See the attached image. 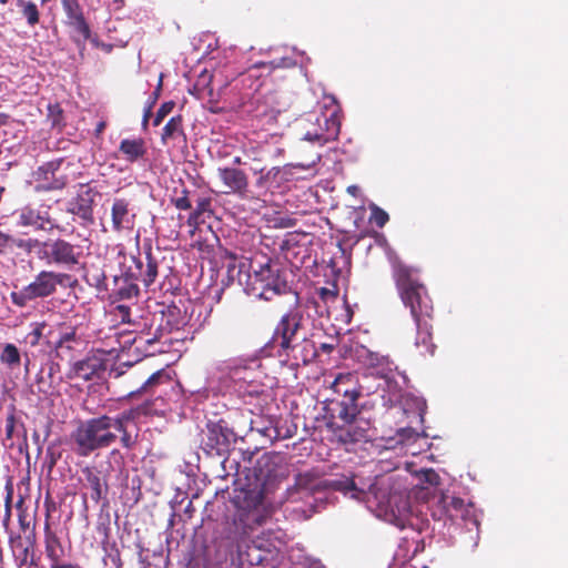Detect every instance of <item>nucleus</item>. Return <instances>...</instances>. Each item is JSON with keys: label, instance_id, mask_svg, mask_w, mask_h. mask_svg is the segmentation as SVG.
Wrapping results in <instances>:
<instances>
[{"label": "nucleus", "instance_id": "f257e3e1", "mask_svg": "<svg viewBox=\"0 0 568 568\" xmlns=\"http://www.w3.org/2000/svg\"><path fill=\"white\" fill-rule=\"evenodd\" d=\"M393 277L398 295L409 308L416 325L415 346L423 356L435 354L436 345L433 342L434 305L425 284L419 280L417 271L402 262H396Z\"/></svg>", "mask_w": 568, "mask_h": 568}, {"label": "nucleus", "instance_id": "f03ea898", "mask_svg": "<svg viewBox=\"0 0 568 568\" xmlns=\"http://www.w3.org/2000/svg\"><path fill=\"white\" fill-rule=\"evenodd\" d=\"M304 332L305 316L295 293V305L282 314L271 338V343L277 347V355L292 361L295 366L307 365L318 356L314 341L302 336Z\"/></svg>", "mask_w": 568, "mask_h": 568}, {"label": "nucleus", "instance_id": "7ed1b4c3", "mask_svg": "<svg viewBox=\"0 0 568 568\" xmlns=\"http://www.w3.org/2000/svg\"><path fill=\"white\" fill-rule=\"evenodd\" d=\"M339 112L335 98L324 94L316 110L296 121V126L305 130L303 140L334 142L341 129Z\"/></svg>", "mask_w": 568, "mask_h": 568}, {"label": "nucleus", "instance_id": "20e7f679", "mask_svg": "<svg viewBox=\"0 0 568 568\" xmlns=\"http://www.w3.org/2000/svg\"><path fill=\"white\" fill-rule=\"evenodd\" d=\"M113 424V417L109 415L80 420L70 435L74 453L88 457L95 450L110 447L118 439Z\"/></svg>", "mask_w": 568, "mask_h": 568}, {"label": "nucleus", "instance_id": "39448f33", "mask_svg": "<svg viewBox=\"0 0 568 568\" xmlns=\"http://www.w3.org/2000/svg\"><path fill=\"white\" fill-rule=\"evenodd\" d=\"M357 398H335L328 404L327 427L343 444L357 443L366 438V430L355 426L361 410Z\"/></svg>", "mask_w": 568, "mask_h": 568}, {"label": "nucleus", "instance_id": "423d86ee", "mask_svg": "<svg viewBox=\"0 0 568 568\" xmlns=\"http://www.w3.org/2000/svg\"><path fill=\"white\" fill-rule=\"evenodd\" d=\"M246 292L260 300L272 301L275 296L287 294L291 286L286 280V272L272 264L271 260L252 266L247 274Z\"/></svg>", "mask_w": 568, "mask_h": 568}, {"label": "nucleus", "instance_id": "0eeeda50", "mask_svg": "<svg viewBox=\"0 0 568 568\" xmlns=\"http://www.w3.org/2000/svg\"><path fill=\"white\" fill-rule=\"evenodd\" d=\"M75 283L77 280L68 273L42 270L27 286L11 292L10 298L12 304L22 308L31 301L53 295L58 286L72 287Z\"/></svg>", "mask_w": 568, "mask_h": 568}, {"label": "nucleus", "instance_id": "6e6552de", "mask_svg": "<svg viewBox=\"0 0 568 568\" xmlns=\"http://www.w3.org/2000/svg\"><path fill=\"white\" fill-rule=\"evenodd\" d=\"M37 257L47 265L72 271L80 264L82 250L79 245L61 237L48 239L40 242Z\"/></svg>", "mask_w": 568, "mask_h": 568}, {"label": "nucleus", "instance_id": "1a4fd4ad", "mask_svg": "<svg viewBox=\"0 0 568 568\" xmlns=\"http://www.w3.org/2000/svg\"><path fill=\"white\" fill-rule=\"evenodd\" d=\"M235 442V433L223 419L209 420L203 430L201 445L203 450L212 456H223L229 453Z\"/></svg>", "mask_w": 568, "mask_h": 568}, {"label": "nucleus", "instance_id": "9d476101", "mask_svg": "<svg viewBox=\"0 0 568 568\" xmlns=\"http://www.w3.org/2000/svg\"><path fill=\"white\" fill-rule=\"evenodd\" d=\"M54 351H73L77 346L85 343L83 323L79 316L68 317L63 322L53 324Z\"/></svg>", "mask_w": 568, "mask_h": 568}, {"label": "nucleus", "instance_id": "9b49d317", "mask_svg": "<svg viewBox=\"0 0 568 568\" xmlns=\"http://www.w3.org/2000/svg\"><path fill=\"white\" fill-rule=\"evenodd\" d=\"M18 226L32 227L34 231L52 232L58 230L62 232L63 229L55 222L50 214V206H40L38 209L24 206L18 211Z\"/></svg>", "mask_w": 568, "mask_h": 568}, {"label": "nucleus", "instance_id": "f8f14e48", "mask_svg": "<svg viewBox=\"0 0 568 568\" xmlns=\"http://www.w3.org/2000/svg\"><path fill=\"white\" fill-rule=\"evenodd\" d=\"M45 506V521H44V538H43V545H44V555L45 558L49 560V566L59 565L62 562H65V548L62 545V541L60 537L57 535L55 531L52 530L50 525V514L52 510L55 509L54 503L50 501L49 499L44 503Z\"/></svg>", "mask_w": 568, "mask_h": 568}, {"label": "nucleus", "instance_id": "ddd939ff", "mask_svg": "<svg viewBox=\"0 0 568 568\" xmlns=\"http://www.w3.org/2000/svg\"><path fill=\"white\" fill-rule=\"evenodd\" d=\"M62 162V158L48 161L33 172L34 180L37 182L36 191H59L67 186L68 178L65 175L55 174Z\"/></svg>", "mask_w": 568, "mask_h": 568}, {"label": "nucleus", "instance_id": "4468645a", "mask_svg": "<svg viewBox=\"0 0 568 568\" xmlns=\"http://www.w3.org/2000/svg\"><path fill=\"white\" fill-rule=\"evenodd\" d=\"M108 368V359L102 351L90 352L80 361L73 363L71 376L84 381L101 378Z\"/></svg>", "mask_w": 568, "mask_h": 568}, {"label": "nucleus", "instance_id": "2eb2a0df", "mask_svg": "<svg viewBox=\"0 0 568 568\" xmlns=\"http://www.w3.org/2000/svg\"><path fill=\"white\" fill-rule=\"evenodd\" d=\"M9 546L18 568L26 565L38 566L34 558L36 532L32 528L30 534L22 537L20 534L9 535Z\"/></svg>", "mask_w": 568, "mask_h": 568}, {"label": "nucleus", "instance_id": "dca6fc26", "mask_svg": "<svg viewBox=\"0 0 568 568\" xmlns=\"http://www.w3.org/2000/svg\"><path fill=\"white\" fill-rule=\"evenodd\" d=\"M98 192L89 184H80L77 195L69 202L68 212L85 222H93V205Z\"/></svg>", "mask_w": 568, "mask_h": 568}, {"label": "nucleus", "instance_id": "f3484780", "mask_svg": "<svg viewBox=\"0 0 568 568\" xmlns=\"http://www.w3.org/2000/svg\"><path fill=\"white\" fill-rule=\"evenodd\" d=\"M134 263V277L140 281L145 288H150L155 284L159 277V260L153 255L152 247L149 245L144 252V260L140 256L131 255Z\"/></svg>", "mask_w": 568, "mask_h": 568}, {"label": "nucleus", "instance_id": "a211bd4d", "mask_svg": "<svg viewBox=\"0 0 568 568\" xmlns=\"http://www.w3.org/2000/svg\"><path fill=\"white\" fill-rule=\"evenodd\" d=\"M54 337L53 324L41 321L30 324V331L26 334L23 341L32 348L44 346L50 351H54Z\"/></svg>", "mask_w": 568, "mask_h": 568}, {"label": "nucleus", "instance_id": "6ab92c4d", "mask_svg": "<svg viewBox=\"0 0 568 568\" xmlns=\"http://www.w3.org/2000/svg\"><path fill=\"white\" fill-rule=\"evenodd\" d=\"M372 498L376 501L377 506L382 508L387 509L392 507V503L396 496L392 494L389 478L376 477L374 483L369 485L368 489L364 490L359 500L371 501Z\"/></svg>", "mask_w": 568, "mask_h": 568}, {"label": "nucleus", "instance_id": "aec40b11", "mask_svg": "<svg viewBox=\"0 0 568 568\" xmlns=\"http://www.w3.org/2000/svg\"><path fill=\"white\" fill-rule=\"evenodd\" d=\"M219 176L227 187L224 193H234L241 197H246L248 192V179L244 171L235 168L219 169Z\"/></svg>", "mask_w": 568, "mask_h": 568}, {"label": "nucleus", "instance_id": "412c9836", "mask_svg": "<svg viewBox=\"0 0 568 568\" xmlns=\"http://www.w3.org/2000/svg\"><path fill=\"white\" fill-rule=\"evenodd\" d=\"M82 474L85 479V488L90 489V498L94 504H99L102 499H106L109 493V484L106 477L94 467H84Z\"/></svg>", "mask_w": 568, "mask_h": 568}, {"label": "nucleus", "instance_id": "4be33fe9", "mask_svg": "<svg viewBox=\"0 0 568 568\" xmlns=\"http://www.w3.org/2000/svg\"><path fill=\"white\" fill-rule=\"evenodd\" d=\"M112 229L115 232L132 230L135 224V213L130 209L125 199H115L111 207Z\"/></svg>", "mask_w": 568, "mask_h": 568}, {"label": "nucleus", "instance_id": "5701e85b", "mask_svg": "<svg viewBox=\"0 0 568 568\" xmlns=\"http://www.w3.org/2000/svg\"><path fill=\"white\" fill-rule=\"evenodd\" d=\"M320 488L322 490L339 491L344 495L351 494L354 499H361L364 494V489L356 486L352 474H342L334 478L322 479L320 480Z\"/></svg>", "mask_w": 568, "mask_h": 568}, {"label": "nucleus", "instance_id": "b1692460", "mask_svg": "<svg viewBox=\"0 0 568 568\" xmlns=\"http://www.w3.org/2000/svg\"><path fill=\"white\" fill-rule=\"evenodd\" d=\"M168 404L162 397L148 399L136 407L123 410L126 418L133 419L134 423L141 420L142 417L163 416L166 412Z\"/></svg>", "mask_w": 568, "mask_h": 568}, {"label": "nucleus", "instance_id": "393cba45", "mask_svg": "<svg viewBox=\"0 0 568 568\" xmlns=\"http://www.w3.org/2000/svg\"><path fill=\"white\" fill-rule=\"evenodd\" d=\"M443 513L452 520H466L471 513V507L460 497L443 495L439 500Z\"/></svg>", "mask_w": 568, "mask_h": 568}, {"label": "nucleus", "instance_id": "a878e982", "mask_svg": "<svg viewBox=\"0 0 568 568\" xmlns=\"http://www.w3.org/2000/svg\"><path fill=\"white\" fill-rule=\"evenodd\" d=\"M138 280L134 277L132 268L122 272L120 276H114L113 294L118 300H132L139 295Z\"/></svg>", "mask_w": 568, "mask_h": 568}, {"label": "nucleus", "instance_id": "bb28decb", "mask_svg": "<svg viewBox=\"0 0 568 568\" xmlns=\"http://www.w3.org/2000/svg\"><path fill=\"white\" fill-rule=\"evenodd\" d=\"M159 331L171 333L184 327L187 323L186 312L175 304L168 305L162 312Z\"/></svg>", "mask_w": 568, "mask_h": 568}, {"label": "nucleus", "instance_id": "cd10ccee", "mask_svg": "<svg viewBox=\"0 0 568 568\" xmlns=\"http://www.w3.org/2000/svg\"><path fill=\"white\" fill-rule=\"evenodd\" d=\"M333 392L341 396V398H359L361 397V386L358 385V381L355 374L353 373H341L338 374L333 384Z\"/></svg>", "mask_w": 568, "mask_h": 568}, {"label": "nucleus", "instance_id": "c85d7f7f", "mask_svg": "<svg viewBox=\"0 0 568 568\" xmlns=\"http://www.w3.org/2000/svg\"><path fill=\"white\" fill-rule=\"evenodd\" d=\"M212 197L200 196L195 200V207L190 213L186 223L190 227L196 229L199 225L206 223L213 216Z\"/></svg>", "mask_w": 568, "mask_h": 568}, {"label": "nucleus", "instance_id": "c756f323", "mask_svg": "<svg viewBox=\"0 0 568 568\" xmlns=\"http://www.w3.org/2000/svg\"><path fill=\"white\" fill-rule=\"evenodd\" d=\"M252 266H254L253 263L248 264L246 258L237 257L235 254L229 253L225 261L227 281H237L242 284V275Z\"/></svg>", "mask_w": 568, "mask_h": 568}, {"label": "nucleus", "instance_id": "7c9ffc66", "mask_svg": "<svg viewBox=\"0 0 568 568\" xmlns=\"http://www.w3.org/2000/svg\"><path fill=\"white\" fill-rule=\"evenodd\" d=\"M114 424L113 429L121 434L120 442L123 448L132 449L136 445L138 435H132L128 430L129 423H134L133 419L126 418V415L122 412L116 417H113Z\"/></svg>", "mask_w": 568, "mask_h": 568}, {"label": "nucleus", "instance_id": "2f4dec72", "mask_svg": "<svg viewBox=\"0 0 568 568\" xmlns=\"http://www.w3.org/2000/svg\"><path fill=\"white\" fill-rule=\"evenodd\" d=\"M22 354L13 343H6L1 346L0 363L10 371L20 367Z\"/></svg>", "mask_w": 568, "mask_h": 568}, {"label": "nucleus", "instance_id": "473e14b6", "mask_svg": "<svg viewBox=\"0 0 568 568\" xmlns=\"http://www.w3.org/2000/svg\"><path fill=\"white\" fill-rule=\"evenodd\" d=\"M291 169L288 168H273L265 175L261 176L257 181L258 185H266L267 189L273 190L278 187L280 182L290 181Z\"/></svg>", "mask_w": 568, "mask_h": 568}, {"label": "nucleus", "instance_id": "72a5a7b5", "mask_svg": "<svg viewBox=\"0 0 568 568\" xmlns=\"http://www.w3.org/2000/svg\"><path fill=\"white\" fill-rule=\"evenodd\" d=\"M305 235H302L300 233H287L285 237L281 241L278 247L283 255V257L286 261H292V251L296 248H302L300 242L301 239Z\"/></svg>", "mask_w": 568, "mask_h": 568}, {"label": "nucleus", "instance_id": "f704fd0d", "mask_svg": "<svg viewBox=\"0 0 568 568\" xmlns=\"http://www.w3.org/2000/svg\"><path fill=\"white\" fill-rule=\"evenodd\" d=\"M320 478L315 471H306L295 477V485L298 489L310 490L312 493L322 491L320 488Z\"/></svg>", "mask_w": 568, "mask_h": 568}, {"label": "nucleus", "instance_id": "c9c22d12", "mask_svg": "<svg viewBox=\"0 0 568 568\" xmlns=\"http://www.w3.org/2000/svg\"><path fill=\"white\" fill-rule=\"evenodd\" d=\"M68 24L73 29V39L77 43H84L90 38V28L85 22L83 14L69 20Z\"/></svg>", "mask_w": 568, "mask_h": 568}, {"label": "nucleus", "instance_id": "e433bc0d", "mask_svg": "<svg viewBox=\"0 0 568 568\" xmlns=\"http://www.w3.org/2000/svg\"><path fill=\"white\" fill-rule=\"evenodd\" d=\"M40 242L41 241L38 239H32V237L23 239V237H17V236L12 235V242H11L12 253H14V251L17 248L22 250L23 252H26L28 254L31 252L37 253V250H39V247H40Z\"/></svg>", "mask_w": 568, "mask_h": 568}, {"label": "nucleus", "instance_id": "4c0bfd02", "mask_svg": "<svg viewBox=\"0 0 568 568\" xmlns=\"http://www.w3.org/2000/svg\"><path fill=\"white\" fill-rule=\"evenodd\" d=\"M6 497H4V516L2 520V526L6 530L9 529V525L11 521V511H12V501H13V484L11 479H8L4 486Z\"/></svg>", "mask_w": 568, "mask_h": 568}, {"label": "nucleus", "instance_id": "58836bf2", "mask_svg": "<svg viewBox=\"0 0 568 568\" xmlns=\"http://www.w3.org/2000/svg\"><path fill=\"white\" fill-rule=\"evenodd\" d=\"M16 508L18 511L19 527L23 532H27L31 527V520L22 495L19 496V499L16 503Z\"/></svg>", "mask_w": 568, "mask_h": 568}, {"label": "nucleus", "instance_id": "ea45409f", "mask_svg": "<svg viewBox=\"0 0 568 568\" xmlns=\"http://www.w3.org/2000/svg\"><path fill=\"white\" fill-rule=\"evenodd\" d=\"M120 154L128 161L133 162L145 153L144 144H120Z\"/></svg>", "mask_w": 568, "mask_h": 568}, {"label": "nucleus", "instance_id": "a19ab883", "mask_svg": "<svg viewBox=\"0 0 568 568\" xmlns=\"http://www.w3.org/2000/svg\"><path fill=\"white\" fill-rule=\"evenodd\" d=\"M20 11L22 17L27 20L29 27H34L36 24L39 23L40 12L38 6L33 1H30L29 3L20 8Z\"/></svg>", "mask_w": 568, "mask_h": 568}, {"label": "nucleus", "instance_id": "79ce46f5", "mask_svg": "<svg viewBox=\"0 0 568 568\" xmlns=\"http://www.w3.org/2000/svg\"><path fill=\"white\" fill-rule=\"evenodd\" d=\"M371 216L369 222L374 223L378 227H384L386 223L389 221V215L386 211L381 209L375 203L369 204Z\"/></svg>", "mask_w": 568, "mask_h": 568}, {"label": "nucleus", "instance_id": "37998d69", "mask_svg": "<svg viewBox=\"0 0 568 568\" xmlns=\"http://www.w3.org/2000/svg\"><path fill=\"white\" fill-rule=\"evenodd\" d=\"M180 125V120L172 118L163 128L162 139L164 141L168 139L178 140L181 135Z\"/></svg>", "mask_w": 568, "mask_h": 568}, {"label": "nucleus", "instance_id": "c03bdc74", "mask_svg": "<svg viewBox=\"0 0 568 568\" xmlns=\"http://www.w3.org/2000/svg\"><path fill=\"white\" fill-rule=\"evenodd\" d=\"M62 8L67 14L68 21L82 16L78 0H62Z\"/></svg>", "mask_w": 568, "mask_h": 568}, {"label": "nucleus", "instance_id": "a18cd8bd", "mask_svg": "<svg viewBox=\"0 0 568 568\" xmlns=\"http://www.w3.org/2000/svg\"><path fill=\"white\" fill-rule=\"evenodd\" d=\"M172 203L178 210H190L192 207V202L189 199V191L183 189L180 196H175L172 200Z\"/></svg>", "mask_w": 568, "mask_h": 568}, {"label": "nucleus", "instance_id": "49530a36", "mask_svg": "<svg viewBox=\"0 0 568 568\" xmlns=\"http://www.w3.org/2000/svg\"><path fill=\"white\" fill-rule=\"evenodd\" d=\"M164 377L162 371H158L153 373L141 386V388L136 393L148 392L153 386L160 384L161 379Z\"/></svg>", "mask_w": 568, "mask_h": 568}, {"label": "nucleus", "instance_id": "de8ad7c7", "mask_svg": "<svg viewBox=\"0 0 568 568\" xmlns=\"http://www.w3.org/2000/svg\"><path fill=\"white\" fill-rule=\"evenodd\" d=\"M11 242L12 235L0 231V254H12Z\"/></svg>", "mask_w": 568, "mask_h": 568}, {"label": "nucleus", "instance_id": "09e8293b", "mask_svg": "<svg viewBox=\"0 0 568 568\" xmlns=\"http://www.w3.org/2000/svg\"><path fill=\"white\" fill-rule=\"evenodd\" d=\"M48 116L49 119L51 120V123L53 126L60 124L61 122V119H62V109L60 108L59 104H49L48 105Z\"/></svg>", "mask_w": 568, "mask_h": 568}, {"label": "nucleus", "instance_id": "8fccbe9b", "mask_svg": "<svg viewBox=\"0 0 568 568\" xmlns=\"http://www.w3.org/2000/svg\"><path fill=\"white\" fill-rule=\"evenodd\" d=\"M116 316L120 317L122 323H130L131 308L128 305L120 304L115 307Z\"/></svg>", "mask_w": 568, "mask_h": 568}, {"label": "nucleus", "instance_id": "3c124183", "mask_svg": "<svg viewBox=\"0 0 568 568\" xmlns=\"http://www.w3.org/2000/svg\"><path fill=\"white\" fill-rule=\"evenodd\" d=\"M296 61L290 57H283L281 59H274L271 61L273 68H291L295 65Z\"/></svg>", "mask_w": 568, "mask_h": 568}, {"label": "nucleus", "instance_id": "603ef678", "mask_svg": "<svg viewBox=\"0 0 568 568\" xmlns=\"http://www.w3.org/2000/svg\"><path fill=\"white\" fill-rule=\"evenodd\" d=\"M398 436L403 439H413L418 437V433L412 427L400 428L397 432Z\"/></svg>", "mask_w": 568, "mask_h": 568}, {"label": "nucleus", "instance_id": "864d4df0", "mask_svg": "<svg viewBox=\"0 0 568 568\" xmlns=\"http://www.w3.org/2000/svg\"><path fill=\"white\" fill-rule=\"evenodd\" d=\"M414 403H415L416 408L418 410V417H419L420 422H423L424 415L426 413V403L423 399H419V398H415Z\"/></svg>", "mask_w": 568, "mask_h": 568}, {"label": "nucleus", "instance_id": "5fc2aeb1", "mask_svg": "<svg viewBox=\"0 0 568 568\" xmlns=\"http://www.w3.org/2000/svg\"><path fill=\"white\" fill-rule=\"evenodd\" d=\"M49 568H83V567L78 562L65 561V562H62L59 565L49 566Z\"/></svg>", "mask_w": 568, "mask_h": 568}, {"label": "nucleus", "instance_id": "6e6d98bb", "mask_svg": "<svg viewBox=\"0 0 568 568\" xmlns=\"http://www.w3.org/2000/svg\"><path fill=\"white\" fill-rule=\"evenodd\" d=\"M317 349L318 353L323 352L325 354H331L335 349V345L329 343H322Z\"/></svg>", "mask_w": 568, "mask_h": 568}, {"label": "nucleus", "instance_id": "4d7b16f0", "mask_svg": "<svg viewBox=\"0 0 568 568\" xmlns=\"http://www.w3.org/2000/svg\"><path fill=\"white\" fill-rule=\"evenodd\" d=\"M13 428H14V416L10 415L7 419V426H6L8 437H11Z\"/></svg>", "mask_w": 568, "mask_h": 568}, {"label": "nucleus", "instance_id": "13d9d810", "mask_svg": "<svg viewBox=\"0 0 568 568\" xmlns=\"http://www.w3.org/2000/svg\"><path fill=\"white\" fill-rule=\"evenodd\" d=\"M168 110H166V105H163L159 111H158V114L154 119V125H159L162 118L166 114Z\"/></svg>", "mask_w": 568, "mask_h": 568}, {"label": "nucleus", "instance_id": "bf43d9fd", "mask_svg": "<svg viewBox=\"0 0 568 568\" xmlns=\"http://www.w3.org/2000/svg\"><path fill=\"white\" fill-rule=\"evenodd\" d=\"M270 462H271V457H270V456H267V455L262 456V457L257 460V465H258V467H260V470L262 471L263 467L268 466Z\"/></svg>", "mask_w": 568, "mask_h": 568}, {"label": "nucleus", "instance_id": "052dcab7", "mask_svg": "<svg viewBox=\"0 0 568 568\" xmlns=\"http://www.w3.org/2000/svg\"><path fill=\"white\" fill-rule=\"evenodd\" d=\"M301 254V248H296L292 251V261H288L291 264H295V262L298 260V255Z\"/></svg>", "mask_w": 568, "mask_h": 568}, {"label": "nucleus", "instance_id": "680f3d73", "mask_svg": "<svg viewBox=\"0 0 568 568\" xmlns=\"http://www.w3.org/2000/svg\"><path fill=\"white\" fill-rule=\"evenodd\" d=\"M9 121V115L6 113H0V126L6 125Z\"/></svg>", "mask_w": 568, "mask_h": 568}, {"label": "nucleus", "instance_id": "e2e57ef3", "mask_svg": "<svg viewBox=\"0 0 568 568\" xmlns=\"http://www.w3.org/2000/svg\"><path fill=\"white\" fill-rule=\"evenodd\" d=\"M105 128V122L101 121L97 124L95 132L97 134L101 133Z\"/></svg>", "mask_w": 568, "mask_h": 568}, {"label": "nucleus", "instance_id": "0e129e2a", "mask_svg": "<svg viewBox=\"0 0 568 568\" xmlns=\"http://www.w3.org/2000/svg\"><path fill=\"white\" fill-rule=\"evenodd\" d=\"M159 337H160V336H159L158 334H154V335H153V337H151V338H145V339H144V342H145L146 344H150V345H151V344L155 343V342L159 339Z\"/></svg>", "mask_w": 568, "mask_h": 568}, {"label": "nucleus", "instance_id": "69168bd1", "mask_svg": "<svg viewBox=\"0 0 568 568\" xmlns=\"http://www.w3.org/2000/svg\"><path fill=\"white\" fill-rule=\"evenodd\" d=\"M24 359H26V362H24V369L28 373L29 372V365H30V358H29L28 354H24Z\"/></svg>", "mask_w": 568, "mask_h": 568}, {"label": "nucleus", "instance_id": "338daca9", "mask_svg": "<svg viewBox=\"0 0 568 568\" xmlns=\"http://www.w3.org/2000/svg\"><path fill=\"white\" fill-rule=\"evenodd\" d=\"M7 89V82L0 77V93Z\"/></svg>", "mask_w": 568, "mask_h": 568}, {"label": "nucleus", "instance_id": "774afa93", "mask_svg": "<svg viewBox=\"0 0 568 568\" xmlns=\"http://www.w3.org/2000/svg\"><path fill=\"white\" fill-rule=\"evenodd\" d=\"M31 0H17V6L20 8H22L23 6H26L27 3H29Z\"/></svg>", "mask_w": 568, "mask_h": 568}]
</instances>
